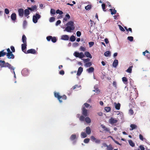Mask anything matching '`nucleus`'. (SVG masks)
Segmentation results:
<instances>
[{
    "mask_svg": "<svg viewBox=\"0 0 150 150\" xmlns=\"http://www.w3.org/2000/svg\"><path fill=\"white\" fill-rule=\"evenodd\" d=\"M119 28L120 30L124 32L125 31L124 29L121 25H119Z\"/></svg>",
    "mask_w": 150,
    "mask_h": 150,
    "instance_id": "57",
    "label": "nucleus"
},
{
    "mask_svg": "<svg viewBox=\"0 0 150 150\" xmlns=\"http://www.w3.org/2000/svg\"><path fill=\"white\" fill-rule=\"evenodd\" d=\"M110 10L111 12V14L112 15L116 14L117 12L116 10L115 9H110Z\"/></svg>",
    "mask_w": 150,
    "mask_h": 150,
    "instance_id": "31",
    "label": "nucleus"
},
{
    "mask_svg": "<svg viewBox=\"0 0 150 150\" xmlns=\"http://www.w3.org/2000/svg\"><path fill=\"white\" fill-rule=\"evenodd\" d=\"M21 73L24 76H26L28 74V70L25 69H23Z\"/></svg>",
    "mask_w": 150,
    "mask_h": 150,
    "instance_id": "20",
    "label": "nucleus"
},
{
    "mask_svg": "<svg viewBox=\"0 0 150 150\" xmlns=\"http://www.w3.org/2000/svg\"><path fill=\"white\" fill-rule=\"evenodd\" d=\"M82 114L85 117H86L88 116V110L87 109H86L85 107H83L82 109Z\"/></svg>",
    "mask_w": 150,
    "mask_h": 150,
    "instance_id": "8",
    "label": "nucleus"
},
{
    "mask_svg": "<svg viewBox=\"0 0 150 150\" xmlns=\"http://www.w3.org/2000/svg\"><path fill=\"white\" fill-rule=\"evenodd\" d=\"M89 47H91L93 46L94 44V42H91L88 43Z\"/></svg>",
    "mask_w": 150,
    "mask_h": 150,
    "instance_id": "51",
    "label": "nucleus"
},
{
    "mask_svg": "<svg viewBox=\"0 0 150 150\" xmlns=\"http://www.w3.org/2000/svg\"><path fill=\"white\" fill-rule=\"evenodd\" d=\"M114 105L116 109L117 110H119L120 109V104L119 103H114Z\"/></svg>",
    "mask_w": 150,
    "mask_h": 150,
    "instance_id": "16",
    "label": "nucleus"
},
{
    "mask_svg": "<svg viewBox=\"0 0 150 150\" xmlns=\"http://www.w3.org/2000/svg\"><path fill=\"white\" fill-rule=\"evenodd\" d=\"M118 64V61L117 59H115L113 62V66L115 67H116L117 66Z\"/></svg>",
    "mask_w": 150,
    "mask_h": 150,
    "instance_id": "23",
    "label": "nucleus"
},
{
    "mask_svg": "<svg viewBox=\"0 0 150 150\" xmlns=\"http://www.w3.org/2000/svg\"><path fill=\"white\" fill-rule=\"evenodd\" d=\"M130 127L131 128V130H132L137 128V126L136 125L132 124L130 125Z\"/></svg>",
    "mask_w": 150,
    "mask_h": 150,
    "instance_id": "36",
    "label": "nucleus"
},
{
    "mask_svg": "<svg viewBox=\"0 0 150 150\" xmlns=\"http://www.w3.org/2000/svg\"><path fill=\"white\" fill-rule=\"evenodd\" d=\"M55 18L54 17H51L50 19V21L51 22L54 21L55 20Z\"/></svg>",
    "mask_w": 150,
    "mask_h": 150,
    "instance_id": "56",
    "label": "nucleus"
},
{
    "mask_svg": "<svg viewBox=\"0 0 150 150\" xmlns=\"http://www.w3.org/2000/svg\"><path fill=\"white\" fill-rule=\"evenodd\" d=\"M107 150H112L113 149V148L111 145H110L109 146L107 145Z\"/></svg>",
    "mask_w": 150,
    "mask_h": 150,
    "instance_id": "43",
    "label": "nucleus"
},
{
    "mask_svg": "<svg viewBox=\"0 0 150 150\" xmlns=\"http://www.w3.org/2000/svg\"><path fill=\"white\" fill-rule=\"evenodd\" d=\"M84 105L85 107H86L87 108H89V107H90V108L91 107V106H90V105L87 103H84Z\"/></svg>",
    "mask_w": 150,
    "mask_h": 150,
    "instance_id": "52",
    "label": "nucleus"
},
{
    "mask_svg": "<svg viewBox=\"0 0 150 150\" xmlns=\"http://www.w3.org/2000/svg\"><path fill=\"white\" fill-rule=\"evenodd\" d=\"M124 28L127 31H129L131 32V33H132V29L131 28H129L128 29H127V27L126 26Z\"/></svg>",
    "mask_w": 150,
    "mask_h": 150,
    "instance_id": "45",
    "label": "nucleus"
},
{
    "mask_svg": "<svg viewBox=\"0 0 150 150\" xmlns=\"http://www.w3.org/2000/svg\"><path fill=\"white\" fill-rule=\"evenodd\" d=\"M61 23V21L60 20H58L56 23V25H58L59 24H60Z\"/></svg>",
    "mask_w": 150,
    "mask_h": 150,
    "instance_id": "63",
    "label": "nucleus"
},
{
    "mask_svg": "<svg viewBox=\"0 0 150 150\" xmlns=\"http://www.w3.org/2000/svg\"><path fill=\"white\" fill-rule=\"evenodd\" d=\"M29 10L28 9V8L25 9L24 11V16L25 17H27V18H28L29 17V16H28L30 14Z\"/></svg>",
    "mask_w": 150,
    "mask_h": 150,
    "instance_id": "11",
    "label": "nucleus"
},
{
    "mask_svg": "<svg viewBox=\"0 0 150 150\" xmlns=\"http://www.w3.org/2000/svg\"><path fill=\"white\" fill-rule=\"evenodd\" d=\"M128 142L129 144L132 147H134L135 146L134 143L133 142V141L131 140H128Z\"/></svg>",
    "mask_w": 150,
    "mask_h": 150,
    "instance_id": "27",
    "label": "nucleus"
},
{
    "mask_svg": "<svg viewBox=\"0 0 150 150\" xmlns=\"http://www.w3.org/2000/svg\"><path fill=\"white\" fill-rule=\"evenodd\" d=\"M127 39L130 41L132 42L133 40V38L132 36H129L127 38Z\"/></svg>",
    "mask_w": 150,
    "mask_h": 150,
    "instance_id": "47",
    "label": "nucleus"
},
{
    "mask_svg": "<svg viewBox=\"0 0 150 150\" xmlns=\"http://www.w3.org/2000/svg\"><path fill=\"white\" fill-rule=\"evenodd\" d=\"M105 110L107 112H108L111 110V108L110 107H106L105 108Z\"/></svg>",
    "mask_w": 150,
    "mask_h": 150,
    "instance_id": "37",
    "label": "nucleus"
},
{
    "mask_svg": "<svg viewBox=\"0 0 150 150\" xmlns=\"http://www.w3.org/2000/svg\"><path fill=\"white\" fill-rule=\"evenodd\" d=\"M88 73H91L93 72L94 71V68L93 67H91L86 70Z\"/></svg>",
    "mask_w": 150,
    "mask_h": 150,
    "instance_id": "22",
    "label": "nucleus"
},
{
    "mask_svg": "<svg viewBox=\"0 0 150 150\" xmlns=\"http://www.w3.org/2000/svg\"><path fill=\"white\" fill-rule=\"evenodd\" d=\"M61 39L64 40H68L69 39V37L68 35H64L62 36Z\"/></svg>",
    "mask_w": 150,
    "mask_h": 150,
    "instance_id": "18",
    "label": "nucleus"
},
{
    "mask_svg": "<svg viewBox=\"0 0 150 150\" xmlns=\"http://www.w3.org/2000/svg\"><path fill=\"white\" fill-rule=\"evenodd\" d=\"M70 18V15L67 14L66 15L65 17L63 19V22H64L65 21H67L68 19H69Z\"/></svg>",
    "mask_w": 150,
    "mask_h": 150,
    "instance_id": "19",
    "label": "nucleus"
},
{
    "mask_svg": "<svg viewBox=\"0 0 150 150\" xmlns=\"http://www.w3.org/2000/svg\"><path fill=\"white\" fill-rule=\"evenodd\" d=\"M0 66L1 68L7 67L10 69L14 70L13 67L11 66L10 64L8 62H6L4 61H0Z\"/></svg>",
    "mask_w": 150,
    "mask_h": 150,
    "instance_id": "2",
    "label": "nucleus"
},
{
    "mask_svg": "<svg viewBox=\"0 0 150 150\" xmlns=\"http://www.w3.org/2000/svg\"><path fill=\"white\" fill-rule=\"evenodd\" d=\"M113 85L116 88H117V83H116V82L115 81H114L113 82Z\"/></svg>",
    "mask_w": 150,
    "mask_h": 150,
    "instance_id": "61",
    "label": "nucleus"
},
{
    "mask_svg": "<svg viewBox=\"0 0 150 150\" xmlns=\"http://www.w3.org/2000/svg\"><path fill=\"white\" fill-rule=\"evenodd\" d=\"M143 54L144 55L146 56L148 59H150V54L147 50H146L145 52H143Z\"/></svg>",
    "mask_w": 150,
    "mask_h": 150,
    "instance_id": "12",
    "label": "nucleus"
},
{
    "mask_svg": "<svg viewBox=\"0 0 150 150\" xmlns=\"http://www.w3.org/2000/svg\"><path fill=\"white\" fill-rule=\"evenodd\" d=\"M91 139L93 141H95V140H96V138H95V137H94L93 136H91Z\"/></svg>",
    "mask_w": 150,
    "mask_h": 150,
    "instance_id": "62",
    "label": "nucleus"
},
{
    "mask_svg": "<svg viewBox=\"0 0 150 150\" xmlns=\"http://www.w3.org/2000/svg\"><path fill=\"white\" fill-rule=\"evenodd\" d=\"M52 38V36H49L47 37V40L49 41Z\"/></svg>",
    "mask_w": 150,
    "mask_h": 150,
    "instance_id": "58",
    "label": "nucleus"
},
{
    "mask_svg": "<svg viewBox=\"0 0 150 150\" xmlns=\"http://www.w3.org/2000/svg\"><path fill=\"white\" fill-rule=\"evenodd\" d=\"M51 40L54 43L57 40L56 38L55 37H52V38Z\"/></svg>",
    "mask_w": 150,
    "mask_h": 150,
    "instance_id": "42",
    "label": "nucleus"
},
{
    "mask_svg": "<svg viewBox=\"0 0 150 150\" xmlns=\"http://www.w3.org/2000/svg\"><path fill=\"white\" fill-rule=\"evenodd\" d=\"M76 138V135L75 134H72L70 137L71 140L73 141Z\"/></svg>",
    "mask_w": 150,
    "mask_h": 150,
    "instance_id": "28",
    "label": "nucleus"
},
{
    "mask_svg": "<svg viewBox=\"0 0 150 150\" xmlns=\"http://www.w3.org/2000/svg\"><path fill=\"white\" fill-rule=\"evenodd\" d=\"M41 16L38 13H36L35 15H33V21L34 23L38 22V19L41 18Z\"/></svg>",
    "mask_w": 150,
    "mask_h": 150,
    "instance_id": "3",
    "label": "nucleus"
},
{
    "mask_svg": "<svg viewBox=\"0 0 150 150\" xmlns=\"http://www.w3.org/2000/svg\"><path fill=\"white\" fill-rule=\"evenodd\" d=\"M92 65V63L91 62H88L86 63L85 66L87 67H90Z\"/></svg>",
    "mask_w": 150,
    "mask_h": 150,
    "instance_id": "39",
    "label": "nucleus"
},
{
    "mask_svg": "<svg viewBox=\"0 0 150 150\" xmlns=\"http://www.w3.org/2000/svg\"><path fill=\"white\" fill-rule=\"evenodd\" d=\"M133 67L132 66L129 67L128 68L126 71L129 73H131L132 71V68Z\"/></svg>",
    "mask_w": 150,
    "mask_h": 150,
    "instance_id": "32",
    "label": "nucleus"
},
{
    "mask_svg": "<svg viewBox=\"0 0 150 150\" xmlns=\"http://www.w3.org/2000/svg\"><path fill=\"white\" fill-rule=\"evenodd\" d=\"M94 88L95 90H93V91L95 92L96 93H99L100 92V91H99V90L98 89V88H96V86H94Z\"/></svg>",
    "mask_w": 150,
    "mask_h": 150,
    "instance_id": "41",
    "label": "nucleus"
},
{
    "mask_svg": "<svg viewBox=\"0 0 150 150\" xmlns=\"http://www.w3.org/2000/svg\"><path fill=\"white\" fill-rule=\"evenodd\" d=\"M91 5H88L85 7V9L87 10H89L91 8Z\"/></svg>",
    "mask_w": 150,
    "mask_h": 150,
    "instance_id": "34",
    "label": "nucleus"
},
{
    "mask_svg": "<svg viewBox=\"0 0 150 150\" xmlns=\"http://www.w3.org/2000/svg\"><path fill=\"white\" fill-rule=\"evenodd\" d=\"M80 49L81 51H85L86 50V48L84 47L81 46L80 47Z\"/></svg>",
    "mask_w": 150,
    "mask_h": 150,
    "instance_id": "54",
    "label": "nucleus"
},
{
    "mask_svg": "<svg viewBox=\"0 0 150 150\" xmlns=\"http://www.w3.org/2000/svg\"><path fill=\"white\" fill-rule=\"evenodd\" d=\"M81 137L83 138L86 137H87V135L85 132H82L81 133Z\"/></svg>",
    "mask_w": 150,
    "mask_h": 150,
    "instance_id": "38",
    "label": "nucleus"
},
{
    "mask_svg": "<svg viewBox=\"0 0 150 150\" xmlns=\"http://www.w3.org/2000/svg\"><path fill=\"white\" fill-rule=\"evenodd\" d=\"M101 6H102V9H103V10L104 11H106V10H105V4H102Z\"/></svg>",
    "mask_w": 150,
    "mask_h": 150,
    "instance_id": "48",
    "label": "nucleus"
},
{
    "mask_svg": "<svg viewBox=\"0 0 150 150\" xmlns=\"http://www.w3.org/2000/svg\"><path fill=\"white\" fill-rule=\"evenodd\" d=\"M85 119V117L83 115H81L79 118L80 120L81 121H84Z\"/></svg>",
    "mask_w": 150,
    "mask_h": 150,
    "instance_id": "46",
    "label": "nucleus"
},
{
    "mask_svg": "<svg viewBox=\"0 0 150 150\" xmlns=\"http://www.w3.org/2000/svg\"><path fill=\"white\" fill-rule=\"evenodd\" d=\"M56 13L57 14H59L60 15L62 14L63 13V12L59 9H58L56 11Z\"/></svg>",
    "mask_w": 150,
    "mask_h": 150,
    "instance_id": "44",
    "label": "nucleus"
},
{
    "mask_svg": "<svg viewBox=\"0 0 150 150\" xmlns=\"http://www.w3.org/2000/svg\"><path fill=\"white\" fill-rule=\"evenodd\" d=\"M85 55L87 57L90 58L91 59L92 58V57L89 52H85L84 53Z\"/></svg>",
    "mask_w": 150,
    "mask_h": 150,
    "instance_id": "21",
    "label": "nucleus"
},
{
    "mask_svg": "<svg viewBox=\"0 0 150 150\" xmlns=\"http://www.w3.org/2000/svg\"><path fill=\"white\" fill-rule=\"evenodd\" d=\"M83 71V68L81 67H79L78 69L76 75L78 76H79L81 74Z\"/></svg>",
    "mask_w": 150,
    "mask_h": 150,
    "instance_id": "14",
    "label": "nucleus"
},
{
    "mask_svg": "<svg viewBox=\"0 0 150 150\" xmlns=\"http://www.w3.org/2000/svg\"><path fill=\"white\" fill-rule=\"evenodd\" d=\"M10 48H11V50L12 51V52H15V48H14V47L13 46H11L10 47Z\"/></svg>",
    "mask_w": 150,
    "mask_h": 150,
    "instance_id": "59",
    "label": "nucleus"
},
{
    "mask_svg": "<svg viewBox=\"0 0 150 150\" xmlns=\"http://www.w3.org/2000/svg\"><path fill=\"white\" fill-rule=\"evenodd\" d=\"M117 121L118 120H117L112 117H111L109 120V122L111 125L116 123Z\"/></svg>",
    "mask_w": 150,
    "mask_h": 150,
    "instance_id": "5",
    "label": "nucleus"
},
{
    "mask_svg": "<svg viewBox=\"0 0 150 150\" xmlns=\"http://www.w3.org/2000/svg\"><path fill=\"white\" fill-rule=\"evenodd\" d=\"M67 27L64 30V31H66L68 32L71 33L72 31L75 29L74 23L73 21H71L68 22L66 24Z\"/></svg>",
    "mask_w": 150,
    "mask_h": 150,
    "instance_id": "1",
    "label": "nucleus"
},
{
    "mask_svg": "<svg viewBox=\"0 0 150 150\" xmlns=\"http://www.w3.org/2000/svg\"><path fill=\"white\" fill-rule=\"evenodd\" d=\"M6 56L7 58L9 59H13L14 58L15 56L12 54V52L11 53H6Z\"/></svg>",
    "mask_w": 150,
    "mask_h": 150,
    "instance_id": "10",
    "label": "nucleus"
},
{
    "mask_svg": "<svg viewBox=\"0 0 150 150\" xmlns=\"http://www.w3.org/2000/svg\"><path fill=\"white\" fill-rule=\"evenodd\" d=\"M122 81L124 83L126 84V83H127V81L128 80L126 77H123L122 78Z\"/></svg>",
    "mask_w": 150,
    "mask_h": 150,
    "instance_id": "33",
    "label": "nucleus"
},
{
    "mask_svg": "<svg viewBox=\"0 0 150 150\" xmlns=\"http://www.w3.org/2000/svg\"><path fill=\"white\" fill-rule=\"evenodd\" d=\"M18 12L19 16L22 17L23 16L24 11L23 8H21L18 9Z\"/></svg>",
    "mask_w": 150,
    "mask_h": 150,
    "instance_id": "6",
    "label": "nucleus"
},
{
    "mask_svg": "<svg viewBox=\"0 0 150 150\" xmlns=\"http://www.w3.org/2000/svg\"><path fill=\"white\" fill-rule=\"evenodd\" d=\"M28 10H29L31 11H33L36 9L37 8V6H36L34 5L32 6L31 8L28 7Z\"/></svg>",
    "mask_w": 150,
    "mask_h": 150,
    "instance_id": "24",
    "label": "nucleus"
},
{
    "mask_svg": "<svg viewBox=\"0 0 150 150\" xmlns=\"http://www.w3.org/2000/svg\"><path fill=\"white\" fill-rule=\"evenodd\" d=\"M104 55L105 57H108L110 56V52L108 51L105 52L104 53Z\"/></svg>",
    "mask_w": 150,
    "mask_h": 150,
    "instance_id": "29",
    "label": "nucleus"
},
{
    "mask_svg": "<svg viewBox=\"0 0 150 150\" xmlns=\"http://www.w3.org/2000/svg\"><path fill=\"white\" fill-rule=\"evenodd\" d=\"M27 43H24L21 45V47L22 51L25 53L26 52L25 50L26 49Z\"/></svg>",
    "mask_w": 150,
    "mask_h": 150,
    "instance_id": "13",
    "label": "nucleus"
},
{
    "mask_svg": "<svg viewBox=\"0 0 150 150\" xmlns=\"http://www.w3.org/2000/svg\"><path fill=\"white\" fill-rule=\"evenodd\" d=\"M54 96L56 98L58 99L60 103H62V100H61V96L59 95L58 93H54Z\"/></svg>",
    "mask_w": 150,
    "mask_h": 150,
    "instance_id": "9",
    "label": "nucleus"
},
{
    "mask_svg": "<svg viewBox=\"0 0 150 150\" xmlns=\"http://www.w3.org/2000/svg\"><path fill=\"white\" fill-rule=\"evenodd\" d=\"M86 133L88 134H91V130L89 127H87L86 128Z\"/></svg>",
    "mask_w": 150,
    "mask_h": 150,
    "instance_id": "17",
    "label": "nucleus"
},
{
    "mask_svg": "<svg viewBox=\"0 0 150 150\" xmlns=\"http://www.w3.org/2000/svg\"><path fill=\"white\" fill-rule=\"evenodd\" d=\"M4 51V50L0 52V55L1 57H4L6 54V52Z\"/></svg>",
    "mask_w": 150,
    "mask_h": 150,
    "instance_id": "30",
    "label": "nucleus"
},
{
    "mask_svg": "<svg viewBox=\"0 0 150 150\" xmlns=\"http://www.w3.org/2000/svg\"><path fill=\"white\" fill-rule=\"evenodd\" d=\"M5 12L7 14H9V10L7 8H5Z\"/></svg>",
    "mask_w": 150,
    "mask_h": 150,
    "instance_id": "64",
    "label": "nucleus"
},
{
    "mask_svg": "<svg viewBox=\"0 0 150 150\" xmlns=\"http://www.w3.org/2000/svg\"><path fill=\"white\" fill-rule=\"evenodd\" d=\"M11 18L13 21H15L16 19V15L15 13H13L11 15Z\"/></svg>",
    "mask_w": 150,
    "mask_h": 150,
    "instance_id": "15",
    "label": "nucleus"
},
{
    "mask_svg": "<svg viewBox=\"0 0 150 150\" xmlns=\"http://www.w3.org/2000/svg\"><path fill=\"white\" fill-rule=\"evenodd\" d=\"M77 36L79 37L81 35V33L80 31H77L76 33Z\"/></svg>",
    "mask_w": 150,
    "mask_h": 150,
    "instance_id": "55",
    "label": "nucleus"
},
{
    "mask_svg": "<svg viewBox=\"0 0 150 150\" xmlns=\"http://www.w3.org/2000/svg\"><path fill=\"white\" fill-rule=\"evenodd\" d=\"M55 13V10L53 9H51L50 10V13L52 14H54Z\"/></svg>",
    "mask_w": 150,
    "mask_h": 150,
    "instance_id": "49",
    "label": "nucleus"
},
{
    "mask_svg": "<svg viewBox=\"0 0 150 150\" xmlns=\"http://www.w3.org/2000/svg\"><path fill=\"white\" fill-rule=\"evenodd\" d=\"M75 39H76L75 37L73 35H71L70 38V40L71 42L74 41L75 40Z\"/></svg>",
    "mask_w": 150,
    "mask_h": 150,
    "instance_id": "35",
    "label": "nucleus"
},
{
    "mask_svg": "<svg viewBox=\"0 0 150 150\" xmlns=\"http://www.w3.org/2000/svg\"><path fill=\"white\" fill-rule=\"evenodd\" d=\"M90 140L89 138H86L84 140V142L85 143H88Z\"/></svg>",
    "mask_w": 150,
    "mask_h": 150,
    "instance_id": "50",
    "label": "nucleus"
},
{
    "mask_svg": "<svg viewBox=\"0 0 150 150\" xmlns=\"http://www.w3.org/2000/svg\"><path fill=\"white\" fill-rule=\"evenodd\" d=\"M139 147L141 150H145V148L143 145H141L139 146Z\"/></svg>",
    "mask_w": 150,
    "mask_h": 150,
    "instance_id": "60",
    "label": "nucleus"
},
{
    "mask_svg": "<svg viewBox=\"0 0 150 150\" xmlns=\"http://www.w3.org/2000/svg\"><path fill=\"white\" fill-rule=\"evenodd\" d=\"M26 38L25 35H23L22 37V40L23 43H27L26 42Z\"/></svg>",
    "mask_w": 150,
    "mask_h": 150,
    "instance_id": "25",
    "label": "nucleus"
},
{
    "mask_svg": "<svg viewBox=\"0 0 150 150\" xmlns=\"http://www.w3.org/2000/svg\"><path fill=\"white\" fill-rule=\"evenodd\" d=\"M85 120L86 122L88 124L90 123L91 122V119L88 117H86L85 119Z\"/></svg>",
    "mask_w": 150,
    "mask_h": 150,
    "instance_id": "26",
    "label": "nucleus"
},
{
    "mask_svg": "<svg viewBox=\"0 0 150 150\" xmlns=\"http://www.w3.org/2000/svg\"><path fill=\"white\" fill-rule=\"evenodd\" d=\"M26 54L31 53L33 54H35L36 53V51L35 50L33 49H30L28 50L26 52H25Z\"/></svg>",
    "mask_w": 150,
    "mask_h": 150,
    "instance_id": "7",
    "label": "nucleus"
},
{
    "mask_svg": "<svg viewBox=\"0 0 150 150\" xmlns=\"http://www.w3.org/2000/svg\"><path fill=\"white\" fill-rule=\"evenodd\" d=\"M67 99V96L65 95H64L62 96H61V100H66Z\"/></svg>",
    "mask_w": 150,
    "mask_h": 150,
    "instance_id": "53",
    "label": "nucleus"
},
{
    "mask_svg": "<svg viewBox=\"0 0 150 150\" xmlns=\"http://www.w3.org/2000/svg\"><path fill=\"white\" fill-rule=\"evenodd\" d=\"M74 55L76 57L82 59L84 57V55L82 52L79 53L77 52H75L74 53Z\"/></svg>",
    "mask_w": 150,
    "mask_h": 150,
    "instance_id": "4",
    "label": "nucleus"
},
{
    "mask_svg": "<svg viewBox=\"0 0 150 150\" xmlns=\"http://www.w3.org/2000/svg\"><path fill=\"white\" fill-rule=\"evenodd\" d=\"M27 25V22L26 20L23 21V27L24 28H25Z\"/></svg>",
    "mask_w": 150,
    "mask_h": 150,
    "instance_id": "40",
    "label": "nucleus"
}]
</instances>
